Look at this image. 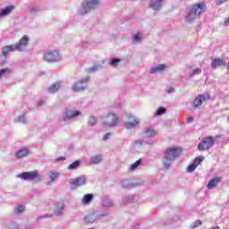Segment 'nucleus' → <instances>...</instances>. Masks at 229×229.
I'll use <instances>...</instances> for the list:
<instances>
[{"instance_id":"nucleus-33","label":"nucleus","mask_w":229,"mask_h":229,"mask_svg":"<svg viewBox=\"0 0 229 229\" xmlns=\"http://www.w3.org/2000/svg\"><path fill=\"white\" fill-rule=\"evenodd\" d=\"M208 99H210L208 93L201 95V101H208Z\"/></svg>"},{"instance_id":"nucleus-43","label":"nucleus","mask_w":229,"mask_h":229,"mask_svg":"<svg viewBox=\"0 0 229 229\" xmlns=\"http://www.w3.org/2000/svg\"><path fill=\"white\" fill-rule=\"evenodd\" d=\"M205 8H206L205 4L201 3V11L205 12Z\"/></svg>"},{"instance_id":"nucleus-14","label":"nucleus","mask_w":229,"mask_h":229,"mask_svg":"<svg viewBox=\"0 0 229 229\" xmlns=\"http://www.w3.org/2000/svg\"><path fill=\"white\" fill-rule=\"evenodd\" d=\"M221 182V177H215L211 179L208 183V189H216L217 187V183Z\"/></svg>"},{"instance_id":"nucleus-36","label":"nucleus","mask_w":229,"mask_h":229,"mask_svg":"<svg viewBox=\"0 0 229 229\" xmlns=\"http://www.w3.org/2000/svg\"><path fill=\"white\" fill-rule=\"evenodd\" d=\"M201 225V221L200 220H197L195 221L194 225L191 226V228H198V226Z\"/></svg>"},{"instance_id":"nucleus-9","label":"nucleus","mask_w":229,"mask_h":229,"mask_svg":"<svg viewBox=\"0 0 229 229\" xmlns=\"http://www.w3.org/2000/svg\"><path fill=\"white\" fill-rule=\"evenodd\" d=\"M99 0H84L82 3V6L86 12L84 13H87L88 10H92L95 6L99 5Z\"/></svg>"},{"instance_id":"nucleus-30","label":"nucleus","mask_w":229,"mask_h":229,"mask_svg":"<svg viewBox=\"0 0 229 229\" xmlns=\"http://www.w3.org/2000/svg\"><path fill=\"white\" fill-rule=\"evenodd\" d=\"M58 176H60V174L51 173L50 174V182H55V180H56V178H58Z\"/></svg>"},{"instance_id":"nucleus-32","label":"nucleus","mask_w":229,"mask_h":229,"mask_svg":"<svg viewBox=\"0 0 229 229\" xmlns=\"http://www.w3.org/2000/svg\"><path fill=\"white\" fill-rule=\"evenodd\" d=\"M96 219H98V217H95L94 215L84 217L86 223H89V221H96Z\"/></svg>"},{"instance_id":"nucleus-22","label":"nucleus","mask_w":229,"mask_h":229,"mask_svg":"<svg viewBox=\"0 0 229 229\" xmlns=\"http://www.w3.org/2000/svg\"><path fill=\"white\" fill-rule=\"evenodd\" d=\"M94 199V195L88 193L86 195H84L83 199H82V203L83 205H89V203H90V201Z\"/></svg>"},{"instance_id":"nucleus-53","label":"nucleus","mask_w":229,"mask_h":229,"mask_svg":"<svg viewBox=\"0 0 229 229\" xmlns=\"http://www.w3.org/2000/svg\"><path fill=\"white\" fill-rule=\"evenodd\" d=\"M227 69H229V63L227 64Z\"/></svg>"},{"instance_id":"nucleus-13","label":"nucleus","mask_w":229,"mask_h":229,"mask_svg":"<svg viewBox=\"0 0 229 229\" xmlns=\"http://www.w3.org/2000/svg\"><path fill=\"white\" fill-rule=\"evenodd\" d=\"M201 164V157H199L197 158H195V161L193 164L190 165L187 168L186 171L188 173H192L196 170V167H198V165H199Z\"/></svg>"},{"instance_id":"nucleus-29","label":"nucleus","mask_w":229,"mask_h":229,"mask_svg":"<svg viewBox=\"0 0 229 229\" xmlns=\"http://www.w3.org/2000/svg\"><path fill=\"white\" fill-rule=\"evenodd\" d=\"M10 72H12V71H10V69H8V68L1 69L0 70V79L3 78V76H4V74L10 73Z\"/></svg>"},{"instance_id":"nucleus-24","label":"nucleus","mask_w":229,"mask_h":229,"mask_svg":"<svg viewBox=\"0 0 229 229\" xmlns=\"http://www.w3.org/2000/svg\"><path fill=\"white\" fill-rule=\"evenodd\" d=\"M221 65H223V60L221 59H214L211 64L212 69H216V67H221Z\"/></svg>"},{"instance_id":"nucleus-47","label":"nucleus","mask_w":229,"mask_h":229,"mask_svg":"<svg viewBox=\"0 0 229 229\" xmlns=\"http://www.w3.org/2000/svg\"><path fill=\"white\" fill-rule=\"evenodd\" d=\"M193 74H199V70H194Z\"/></svg>"},{"instance_id":"nucleus-37","label":"nucleus","mask_w":229,"mask_h":229,"mask_svg":"<svg viewBox=\"0 0 229 229\" xmlns=\"http://www.w3.org/2000/svg\"><path fill=\"white\" fill-rule=\"evenodd\" d=\"M185 121H186V123H192V121H194V118H192V116H187L185 118Z\"/></svg>"},{"instance_id":"nucleus-8","label":"nucleus","mask_w":229,"mask_h":229,"mask_svg":"<svg viewBox=\"0 0 229 229\" xmlns=\"http://www.w3.org/2000/svg\"><path fill=\"white\" fill-rule=\"evenodd\" d=\"M127 122L125 123V128L127 130H131V128H135L137 124H139V122L131 114H126Z\"/></svg>"},{"instance_id":"nucleus-12","label":"nucleus","mask_w":229,"mask_h":229,"mask_svg":"<svg viewBox=\"0 0 229 229\" xmlns=\"http://www.w3.org/2000/svg\"><path fill=\"white\" fill-rule=\"evenodd\" d=\"M85 183H87V179L85 177H77L71 182L72 189H78V187H81V185H85Z\"/></svg>"},{"instance_id":"nucleus-54","label":"nucleus","mask_w":229,"mask_h":229,"mask_svg":"<svg viewBox=\"0 0 229 229\" xmlns=\"http://www.w3.org/2000/svg\"><path fill=\"white\" fill-rule=\"evenodd\" d=\"M227 121H228V123H229V115L227 116Z\"/></svg>"},{"instance_id":"nucleus-1","label":"nucleus","mask_w":229,"mask_h":229,"mask_svg":"<svg viewBox=\"0 0 229 229\" xmlns=\"http://www.w3.org/2000/svg\"><path fill=\"white\" fill-rule=\"evenodd\" d=\"M180 155H182V148H166L163 161V165L165 169H169V167H171V161L180 157Z\"/></svg>"},{"instance_id":"nucleus-41","label":"nucleus","mask_w":229,"mask_h":229,"mask_svg":"<svg viewBox=\"0 0 229 229\" xmlns=\"http://www.w3.org/2000/svg\"><path fill=\"white\" fill-rule=\"evenodd\" d=\"M31 12H40V8H39V7H37V6L32 7V8H31Z\"/></svg>"},{"instance_id":"nucleus-26","label":"nucleus","mask_w":229,"mask_h":229,"mask_svg":"<svg viewBox=\"0 0 229 229\" xmlns=\"http://www.w3.org/2000/svg\"><path fill=\"white\" fill-rule=\"evenodd\" d=\"M145 133L148 137H155L157 132L155 131V129L152 127H148Z\"/></svg>"},{"instance_id":"nucleus-51","label":"nucleus","mask_w":229,"mask_h":229,"mask_svg":"<svg viewBox=\"0 0 229 229\" xmlns=\"http://www.w3.org/2000/svg\"><path fill=\"white\" fill-rule=\"evenodd\" d=\"M198 148H199V149H201V143H199Z\"/></svg>"},{"instance_id":"nucleus-28","label":"nucleus","mask_w":229,"mask_h":229,"mask_svg":"<svg viewBox=\"0 0 229 229\" xmlns=\"http://www.w3.org/2000/svg\"><path fill=\"white\" fill-rule=\"evenodd\" d=\"M119 62H121V59L113 58L110 62V65H112V67H117V64H119Z\"/></svg>"},{"instance_id":"nucleus-21","label":"nucleus","mask_w":229,"mask_h":229,"mask_svg":"<svg viewBox=\"0 0 229 229\" xmlns=\"http://www.w3.org/2000/svg\"><path fill=\"white\" fill-rule=\"evenodd\" d=\"M162 6V0H153L150 3V8L153 10H158Z\"/></svg>"},{"instance_id":"nucleus-40","label":"nucleus","mask_w":229,"mask_h":229,"mask_svg":"<svg viewBox=\"0 0 229 229\" xmlns=\"http://www.w3.org/2000/svg\"><path fill=\"white\" fill-rule=\"evenodd\" d=\"M111 135H112V133H110V132L106 133V134L104 135V137H103L104 140H107V139H108Z\"/></svg>"},{"instance_id":"nucleus-49","label":"nucleus","mask_w":229,"mask_h":229,"mask_svg":"<svg viewBox=\"0 0 229 229\" xmlns=\"http://www.w3.org/2000/svg\"><path fill=\"white\" fill-rule=\"evenodd\" d=\"M136 144H140V145H142V141H140V140H138V141H136Z\"/></svg>"},{"instance_id":"nucleus-35","label":"nucleus","mask_w":229,"mask_h":229,"mask_svg":"<svg viewBox=\"0 0 229 229\" xmlns=\"http://www.w3.org/2000/svg\"><path fill=\"white\" fill-rule=\"evenodd\" d=\"M22 212H24V206L19 205L18 208H17V213L18 214H22Z\"/></svg>"},{"instance_id":"nucleus-20","label":"nucleus","mask_w":229,"mask_h":229,"mask_svg":"<svg viewBox=\"0 0 229 229\" xmlns=\"http://www.w3.org/2000/svg\"><path fill=\"white\" fill-rule=\"evenodd\" d=\"M102 160H103V157L101 156H95L90 158L89 164L96 165L98 164H101Z\"/></svg>"},{"instance_id":"nucleus-34","label":"nucleus","mask_w":229,"mask_h":229,"mask_svg":"<svg viewBox=\"0 0 229 229\" xmlns=\"http://www.w3.org/2000/svg\"><path fill=\"white\" fill-rule=\"evenodd\" d=\"M165 112V108L159 107L156 113L157 115H162Z\"/></svg>"},{"instance_id":"nucleus-39","label":"nucleus","mask_w":229,"mask_h":229,"mask_svg":"<svg viewBox=\"0 0 229 229\" xmlns=\"http://www.w3.org/2000/svg\"><path fill=\"white\" fill-rule=\"evenodd\" d=\"M65 160V157H59L55 159V162H64Z\"/></svg>"},{"instance_id":"nucleus-6","label":"nucleus","mask_w":229,"mask_h":229,"mask_svg":"<svg viewBox=\"0 0 229 229\" xmlns=\"http://www.w3.org/2000/svg\"><path fill=\"white\" fill-rule=\"evenodd\" d=\"M214 144H216V140L214 139V137L208 136V137L203 138L201 141L202 151L210 149V148H212Z\"/></svg>"},{"instance_id":"nucleus-4","label":"nucleus","mask_w":229,"mask_h":229,"mask_svg":"<svg viewBox=\"0 0 229 229\" xmlns=\"http://www.w3.org/2000/svg\"><path fill=\"white\" fill-rule=\"evenodd\" d=\"M61 58L62 57L60 56L58 50H52L43 56L45 62H48L49 64L53 62H59Z\"/></svg>"},{"instance_id":"nucleus-19","label":"nucleus","mask_w":229,"mask_h":229,"mask_svg":"<svg viewBox=\"0 0 229 229\" xmlns=\"http://www.w3.org/2000/svg\"><path fill=\"white\" fill-rule=\"evenodd\" d=\"M165 69V64H158L156 67L150 69V74H155L156 72H160Z\"/></svg>"},{"instance_id":"nucleus-52","label":"nucleus","mask_w":229,"mask_h":229,"mask_svg":"<svg viewBox=\"0 0 229 229\" xmlns=\"http://www.w3.org/2000/svg\"><path fill=\"white\" fill-rule=\"evenodd\" d=\"M203 160H205V157H201V162H203Z\"/></svg>"},{"instance_id":"nucleus-42","label":"nucleus","mask_w":229,"mask_h":229,"mask_svg":"<svg viewBox=\"0 0 229 229\" xmlns=\"http://www.w3.org/2000/svg\"><path fill=\"white\" fill-rule=\"evenodd\" d=\"M174 90V88H173V87L167 88V93L168 94H171Z\"/></svg>"},{"instance_id":"nucleus-44","label":"nucleus","mask_w":229,"mask_h":229,"mask_svg":"<svg viewBox=\"0 0 229 229\" xmlns=\"http://www.w3.org/2000/svg\"><path fill=\"white\" fill-rule=\"evenodd\" d=\"M228 0H218V4H223V3H226Z\"/></svg>"},{"instance_id":"nucleus-45","label":"nucleus","mask_w":229,"mask_h":229,"mask_svg":"<svg viewBox=\"0 0 229 229\" xmlns=\"http://www.w3.org/2000/svg\"><path fill=\"white\" fill-rule=\"evenodd\" d=\"M225 26H229V18L225 19Z\"/></svg>"},{"instance_id":"nucleus-18","label":"nucleus","mask_w":229,"mask_h":229,"mask_svg":"<svg viewBox=\"0 0 229 229\" xmlns=\"http://www.w3.org/2000/svg\"><path fill=\"white\" fill-rule=\"evenodd\" d=\"M28 155H30V150H28V148H22L16 153V158H24L28 157Z\"/></svg>"},{"instance_id":"nucleus-48","label":"nucleus","mask_w":229,"mask_h":229,"mask_svg":"<svg viewBox=\"0 0 229 229\" xmlns=\"http://www.w3.org/2000/svg\"><path fill=\"white\" fill-rule=\"evenodd\" d=\"M221 137H223V135L218 134V135L216 136V139H221Z\"/></svg>"},{"instance_id":"nucleus-38","label":"nucleus","mask_w":229,"mask_h":229,"mask_svg":"<svg viewBox=\"0 0 229 229\" xmlns=\"http://www.w3.org/2000/svg\"><path fill=\"white\" fill-rule=\"evenodd\" d=\"M134 42H140V36L139 34L134 36Z\"/></svg>"},{"instance_id":"nucleus-2","label":"nucleus","mask_w":229,"mask_h":229,"mask_svg":"<svg viewBox=\"0 0 229 229\" xmlns=\"http://www.w3.org/2000/svg\"><path fill=\"white\" fill-rule=\"evenodd\" d=\"M119 123V116L114 113H108L102 117V124L105 128H113Z\"/></svg>"},{"instance_id":"nucleus-5","label":"nucleus","mask_w":229,"mask_h":229,"mask_svg":"<svg viewBox=\"0 0 229 229\" xmlns=\"http://www.w3.org/2000/svg\"><path fill=\"white\" fill-rule=\"evenodd\" d=\"M90 78L86 77L85 79H82L79 82H76L72 86L73 92H81V90H85L87 89V83H89Z\"/></svg>"},{"instance_id":"nucleus-3","label":"nucleus","mask_w":229,"mask_h":229,"mask_svg":"<svg viewBox=\"0 0 229 229\" xmlns=\"http://www.w3.org/2000/svg\"><path fill=\"white\" fill-rule=\"evenodd\" d=\"M199 10H201V4H197L193 6H191L186 15V21L187 22H192L198 17V13H199Z\"/></svg>"},{"instance_id":"nucleus-16","label":"nucleus","mask_w":229,"mask_h":229,"mask_svg":"<svg viewBox=\"0 0 229 229\" xmlns=\"http://www.w3.org/2000/svg\"><path fill=\"white\" fill-rule=\"evenodd\" d=\"M60 87H62V83L60 82H55L54 84H52L49 88H48V92L50 94H55V92H58V90L60 89Z\"/></svg>"},{"instance_id":"nucleus-31","label":"nucleus","mask_w":229,"mask_h":229,"mask_svg":"<svg viewBox=\"0 0 229 229\" xmlns=\"http://www.w3.org/2000/svg\"><path fill=\"white\" fill-rule=\"evenodd\" d=\"M88 124L89 126H94V124H96V118L94 116L89 117Z\"/></svg>"},{"instance_id":"nucleus-17","label":"nucleus","mask_w":229,"mask_h":229,"mask_svg":"<svg viewBox=\"0 0 229 229\" xmlns=\"http://www.w3.org/2000/svg\"><path fill=\"white\" fill-rule=\"evenodd\" d=\"M15 49V45H11V46H6L3 48V56H4L6 58V56L8 55V53H12L13 52Z\"/></svg>"},{"instance_id":"nucleus-11","label":"nucleus","mask_w":229,"mask_h":229,"mask_svg":"<svg viewBox=\"0 0 229 229\" xmlns=\"http://www.w3.org/2000/svg\"><path fill=\"white\" fill-rule=\"evenodd\" d=\"M79 115H81V113L79 110H66L64 112V121L76 119Z\"/></svg>"},{"instance_id":"nucleus-50","label":"nucleus","mask_w":229,"mask_h":229,"mask_svg":"<svg viewBox=\"0 0 229 229\" xmlns=\"http://www.w3.org/2000/svg\"><path fill=\"white\" fill-rule=\"evenodd\" d=\"M213 229H221V227H219V225H216V226L213 227Z\"/></svg>"},{"instance_id":"nucleus-27","label":"nucleus","mask_w":229,"mask_h":229,"mask_svg":"<svg viewBox=\"0 0 229 229\" xmlns=\"http://www.w3.org/2000/svg\"><path fill=\"white\" fill-rule=\"evenodd\" d=\"M201 105V95H199L194 102L192 103V106L193 108H198V106H199Z\"/></svg>"},{"instance_id":"nucleus-46","label":"nucleus","mask_w":229,"mask_h":229,"mask_svg":"<svg viewBox=\"0 0 229 229\" xmlns=\"http://www.w3.org/2000/svg\"><path fill=\"white\" fill-rule=\"evenodd\" d=\"M19 121L21 122V123H24V116H20Z\"/></svg>"},{"instance_id":"nucleus-25","label":"nucleus","mask_w":229,"mask_h":229,"mask_svg":"<svg viewBox=\"0 0 229 229\" xmlns=\"http://www.w3.org/2000/svg\"><path fill=\"white\" fill-rule=\"evenodd\" d=\"M140 164H142V159L137 160L135 163L129 166V171H135V169H137Z\"/></svg>"},{"instance_id":"nucleus-23","label":"nucleus","mask_w":229,"mask_h":229,"mask_svg":"<svg viewBox=\"0 0 229 229\" xmlns=\"http://www.w3.org/2000/svg\"><path fill=\"white\" fill-rule=\"evenodd\" d=\"M80 160L74 161L67 167L68 171H74V169H78L80 167Z\"/></svg>"},{"instance_id":"nucleus-15","label":"nucleus","mask_w":229,"mask_h":229,"mask_svg":"<svg viewBox=\"0 0 229 229\" xmlns=\"http://www.w3.org/2000/svg\"><path fill=\"white\" fill-rule=\"evenodd\" d=\"M13 10H15V6L9 5L4 9H2L0 13V17H6V15H10L12 13Z\"/></svg>"},{"instance_id":"nucleus-7","label":"nucleus","mask_w":229,"mask_h":229,"mask_svg":"<svg viewBox=\"0 0 229 229\" xmlns=\"http://www.w3.org/2000/svg\"><path fill=\"white\" fill-rule=\"evenodd\" d=\"M38 176V171L37 170L31 172H24L18 174V178H21V180H37Z\"/></svg>"},{"instance_id":"nucleus-10","label":"nucleus","mask_w":229,"mask_h":229,"mask_svg":"<svg viewBox=\"0 0 229 229\" xmlns=\"http://www.w3.org/2000/svg\"><path fill=\"white\" fill-rule=\"evenodd\" d=\"M28 42H30V38H28L27 35H23L19 43L14 45L15 49L17 51H22V49L28 46Z\"/></svg>"}]
</instances>
